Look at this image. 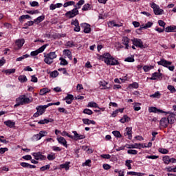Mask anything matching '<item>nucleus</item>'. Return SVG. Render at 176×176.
Returning a JSON list of instances; mask_svg holds the SVG:
<instances>
[{"label": "nucleus", "mask_w": 176, "mask_h": 176, "mask_svg": "<svg viewBox=\"0 0 176 176\" xmlns=\"http://www.w3.org/2000/svg\"><path fill=\"white\" fill-rule=\"evenodd\" d=\"M82 8V5H76L74 4V8L70 11H67L65 16L67 19H74V17H76L78 14H79V10L78 9H80Z\"/></svg>", "instance_id": "f257e3e1"}, {"label": "nucleus", "mask_w": 176, "mask_h": 176, "mask_svg": "<svg viewBox=\"0 0 176 176\" xmlns=\"http://www.w3.org/2000/svg\"><path fill=\"white\" fill-rule=\"evenodd\" d=\"M73 134L74 135V136L69 135V133H68L67 131H63L61 133V135H66V137H69V138L74 140V141H79V140H85V138H86L85 135H80L76 131H74Z\"/></svg>", "instance_id": "f03ea898"}, {"label": "nucleus", "mask_w": 176, "mask_h": 176, "mask_svg": "<svg viewBox=\"0 0 176 176\" xmlns=\"http://www.w3.org/2000/svg\"><path fill=\"white\" fill-rule=\"evenodd\" d=\"M54 58H57V54L56 52H51L48 54H45L44 55V63L48 65H52L53 64V60Z\"/></svg>", "instance_id": "7ed1b4c3"}, {"label": "nucleus", "mask_w": 176, "mask_h": 176, "mask_svg": "<svg viewBox=\"0 0 176 176\" xmlns=\"http://www.w3.org/2000/svg\"><path fill=\"white\" fill-rule=\"evenodd\" d=\"M36 112L34 113L33 118H39L41 115H43L46 111L45 105H40L36 107Z\"/></svg>", "instance_id": "20e7f679"}, {"label": "nucleus", "mask_w": 176, "mask_h": 176, "mask_svg": "<svg viewBox=\"0 0 176 176\" xmlns=\"http://www.w3.org/2000/svg\"><path fill=\"white\" fill-rule=\"evenodd\" d=\"M16 102H19L21 105H26L30 104V99L25 95H21L16 99Z\"/></svg>", "instance_id": "39448f33"}, {"label": "nucleus", "mask_w": 176, "mask_h": 176, "mask_svg": "<svg viewBox=\"0 0 176 176\" xmlns=\"http://www.w3.org/2000/svg\"><path fill=\"white\" fill-rule=\"evenodd\" d=\"M151 8L153 9L154 14L156 16H160V14H163V12H164V10H163L162 9H160V7L155 3H152Z\"/></svg>", "instance_id": "423d86ee"}, {"label": "nucleus", "mask_w": 176, "mask_h": 176, "mask_svg": "<svg viewBox=\"0 0 176 176\" xmlns=\"http://www.w3.org/2000/svg\"><path fill=\"white\" fill-rule=\"evenodd\" d=\"M111 58H112V56L109 52H106L102 55L99 56V60L101 61H104L105 64L109 63Z\"/></svg>", "instance_id": "0eeeda50"}, {"label": "nucleus", "mask_w": 176, "mask_h": 176, "mask_svg": "<svg viewBox=\"0 0 176 176\" xmlns=\"http://www.w3.org/2000/svg\"><path fill=\"white\" fill-rule=\"evenodd\" d=\"M47 46H49V44H45L41 47H39L38 50L31 52L30 56H32V57H35V56H38L39 53H43L45 49H46Z\"/></svg>", "instance_id": "6e6552de"}, {"label": "nucleus", "mask_w": 176, "mask_h": 176, "mask_svg": "<svg viewBox=\"0 0 176 176\" xmlns=\"http://www.w3.org/2000/svg\"><path fill=\"white\" fill-rule=\"evenodd\" d=\"M132 43L136 47H140V49H145V46H144V42L140 38H133L131 40Z\"/></svg>", "instance_id": "1a4fd4ad"}, {"label": "nucleus", "mask_w": 176, "mask_h": 176, "mask_svg": "<svg viewBox=\"0 0 176 176\" xmlns=\"http://www.w3.org/2000/svg\"><path fill=\"white\" fill-rule=\"evenodd\" d=\"M148 112L150 113H166V115L170 114V111H164L162 109H159L157 107H151L148 108Z\"/></svg>", "instance_id": "9d476101"}, {"label": "nucleus", "mask_w": 176, "mask_h": 176, "mask_svg": "<svg viewBox=\"0 0 176 176\" xmlns=\"http://www.w3.org/2000/svg\"><path fill=\"white\" fill-rule=\"evenodd\" d=\"M71 25H74V31L75 32H79L80 31V26L79 25V21L78 19H72Z\"/></svg>", "instance_id": "9b49d317"}, {"label": "nucleus", "mask_w": 176, "mask_h": 176, "mask_svg": "<svg viewBox=\"0 0 176 176\" xmlns=\"http://www.w3.org/2000/svg\"><path fill=\"white\" fill-rule=\"evenodd\" d=\"M158 65H162V67H164L165 68L168 67V66L171 65L173 64V62L168 61L164 58H162L160 61L157 62Z\"/></svg>", "instance_id": "f8f14e48"}, {"label": "nucleus", "mask_w": 176, "mask_h": 176, "mask_svg": "<svg viewBox=\"0 0 176 176\" xmlns=\"http://www.w3.org/2000/svg\"><path fill=\"white\" fill-rule=\"evenodd\" d=\"M32 155L35 160H46V157L42 155V152L33 153Z\"/></svg>", "instance_id": "ddd939ff"}, {"label": "nucleus", "mask_w": 176, "mask_h": 176, "mask_svg": "<svg viewBox=\"0 0 176 176\" xmlns=\"http://www.w3.org/2000/svg\"><path fill=\"white\" fill-rule=\"evenodd\" d=\"M24 43H25V40L24 38H19L15 41V45L17 46V50L21 49L23 47Z\"/></svg>", "instance_id": "4468645a"}, {"label": "nucleus", "mask_w": 176, "mask_h": 176, "mask_svg": "<svg viewBox=\"0 0 176 176\" xmlns=\"http://www.w3.org/2000/svg\"><path fill=\"white\" fill-rule=\"evenodd\" d=\"M163 74L162 73L154 72L152 74L150 78L151 80H157V79H162Z\"/></svg>", "instance_id": "2eb2a0df"}, {"label": "nucleus", "mask_w": 176, "mask_h": 176, "mask_svg": "<svg viewBox=\"0 0 176 176\" xmlns=\"http://www.w3.org/2000/svg\"><path fill=\"white\" fill-rule=\"evenodd\" d=\"M124 135H128L129 140H131L133 138V128L132 127H126L125 129Z\"/></svg>", "instance_id": "dca6fc26"}, {"label": "nucleus", "mask_w": 176, "mask_h": 176, "mask_svg": "<svg viewBox=\"0 0 176 176\" xmlns=\"http://www.w3.org/2000/svg\"><path fill=\"white\" fill-rule=\"evenodd\" d=\"M58 144H60V145H63V146H65V148H68V144H67V140H65V138H64V137H59L56 138Z\"/></svg>", "instance_id": "f3484780"}, {"label": "nucleus", "mask_w": 176, "mask_h": 176, "mask_svg": "<svg viewBox=\"0 0 176 176\" xmlns=\"http://www.w3.org/2000/svg\"><path fill=\"white\" fill-rule=\"evenodd\" d=\"M160 124L162 127H164V129H166V127H168L169 122L167 120V118H162L161 120L160 121Z\"/></svg>", "instance_id": "a211bd4d"}, {"label": "nucleus", "mask_w": 176, "mask_h": 176, "mask_svg": "<svg viewBox=\"0 0 176 176\" xmlns=\"http://www.w3.org/2000/svg\"><path fill=\"white\" fill-rule=\"evenodd\" d=\"M166 119L169 124H174V123H175V114H170Z\"/></svg>", "instance_id": "6ab92c4d"}, {"label": "nucleus", "mask_w": 176, "mask_h": 176, "mask_svg": "<svg viewBox=\"0 0 176 176\" xmlns=\"http://www.w3.org/2000/svg\"><path fill=\"white\" fill-rule=\"evenodd\" d=\"M122 44L125 45V49H129V47H130V45H129V43H130V38H129V37H122Z\"/></svg>", "instance_id": "aec40b11"}, {"label": "nucleus", "mask_w": 176, "mask_h": 176, "mask_svg": "<svg viewBox=\"0 0 176 176\" xmlns=\"http://www.w3.org/2000/svg\"><path fill=\"white\" fill-rule=\"evenodd\" d=\"M64 101H66V104H72L74 101V95L67 94V96L63 99Z\"/></svg>", "instance_id": "412c9836"}, {"label": "nucleus", "mask_w": 176, "mask_h": 176, "mask_svg": "<svg viewBox=\"0 0 176 176\" xmlns=\"http://www.w3.org/2000/svg\"><path fill=\"white\" fill-rule=\"evenodd\" d=\"M107 65H119V60L115 59L113 56L110 58L109 63H106Z\"/></svg>", "instance_id": "4be33fe9"}, {"label": "nucleus", "mask_w": 176, "mask_h": 176, "mask_svg": "<svg viewBox=\"0 0 176 176\" xmlns=\"http://www.w3.org/2000/svg\"><path fill=\"white\" fill-rule=\"evenodd\" d=\"M69 164H71L70 162H66L65 164L59 165L58 170H62V168H65V170L67 171V170H69Z\"/></svg>", "instance_id": "5701e85b"}, {"label": "nucleus", "mask_w": 176, "mask_h": 176, "mask_svg": "<svg viewBox=\"0 0 176 176\" xmlns=\"http://www.w3.org/2000/svg\"><path fill=\"white\" fill-rule=\"evenodd\" d=\"M99 85L101 90H108L111 89V87L107 86V85H108V82L105 81H100L99 82Z\"/></svg>", "instance_id": "b1692460"}, {"label": "nucleus", "mask_w": 176, "mask_h": 176, "mask_svg": "<svg viewBox=\"0 0 176 176\" xmlns=\"http://www.w3.org/2000/svg\"><path fill=\"white\" fill-rule=\"evenodd\" d=\"M4 124L7 126V127H10V129H13V126H15L16 122L10 120H8L4 122Z\"/></svg>", "instance_id": "393cba45"}, {"label": "nucleus", "mask_w": 176, "mask_h": 176, "mask_svg": "<svg viewBox=\"0 0 176 176\" xmlns=\"http://www.w3.org/2000/svg\"><path fill=\"white\" fill-rule=\"evenodd\" d=\"M82 120L84 124H87L88 126L90 124H96V121L91 120L88 118H82Z\"/></svg>", "instance_id": "a878e982"}, {"label": "nucleus", "mask_w": 176, "mask_h": 176, "mask_svg": "<svg viewBox=\"0 0 176 176\" xmlns=\"http://www.w3.org/2000/svg\"><path fill=\"white\" fill-rule=\"evenodd\" d=\"M165 32H176V26H168L165 28Z\"/></svg>", "instance_id": "bb28decb"}, {"label": "nucleus", "mask_w": 176, "mask_h": 176, "mask_svg": "<svg viewBox=\"0 0 176 176\" xmlns=\"http://www.w3.org/2000/svg\"><path fill=\"white\" fill-rule=\"evenodd\" d=\"M126 148H127V149H138V143H135L134 144H125Z\"/></svg>", "instance_id": "cd10ccee"}, {"label": "nucleus", "mask_w": 176, "mask_h": 176, "mask_svg": "<svg viewBox=\"0 0 176 176\" xmlns=\"http://www.w3.org/2000/svg\"><path fill=\"white\" fill-rule=\"evenodd\" d=\"M18 80L21 83H25L28 79L27 78V76L25 75H21L19 76Z\"/></svg>", "instance_id": "c85d7f7f"}, {"label": "nucleus", "mask_w": 176, "mask_h": 176, "mask_svg": "<svg viewBox=\"0 0 176 176\" xmlns=\"http://www.w3.org/2000/svg\"><path fill=\"white\" fill-rule=\"evenodd\" d=\"M85 26L84 28V32L85 34H90V32H91V28H90V25L87 24V23H84Z\"/></svg>", "instance_id": "c756f323"}, {"label": "nucleus", "mask_w": 176, "mask_h": 176, "mask_svg": "<svg viewBox=\"0 0 176 176\" xmlns=\"http://www.w3.org/2000/svg\"><path fill=\"white\" fill-rule=\"evenodd\" d=\"M47 93H50V89L48 88H43L40 90L39 94L40 96H45V94H47Z\"/></svg>", "instance_id": "7c9ffc66"}, {"label": "nucleus", "mask_w": 176, "mask_h": 176, "mask_svg": "<svg viewBox=\"0 0 176 176\" xmlns=\"http://www.w3.org/2000/svg\"><path fill=\"white\" fill-rule=\"evenodd\" d=\"M45 20V15H41L38 17H37L36 19H34V23L36 24H39V23H42Z\"/></svg>", "instance_id": "2f4dec72"}, {"label": "nucleus", "mask_w": 176, "mask_h": 176, "mask_svg": "<svg viewBox=\"0 0 176 176\" xmlns=\"http://www.w3.org/2000/svg\"><path fill=\"white\" fill-rule=\"evenodd\" d=\"M131 119L127 115H124L123 118L120 120V123H126V122H130Z\"/></svg>", "instance_id": "473e14b6"}, {"label": "nucleus", "mask_w": 176, "mask_h": 176, "mask_svg": "<svg viewBox=\"0 0 176 176\" xmlns=\"http://www.w3.org/2000/svg\"><path fill=\"white\" fill-rule=\"evenodd\" d=\"M150 97L151 98H160L162 94L157 91L155 94L150 95Z\"/></svg>", "instance_id": "72a5a7b5"}, {"label": "nucleus", "mask_w": 176, "mask_h": 176, "mask_svg": "<svg viewBox=\"0 0 176 176\" xmlns=\"http://www.w3.org/2000/svg\"><path fill=\"white\" fill-rule=\"evenodd\" d=\"M128 87L129 89H138V87H140V85L138 84V82H133L132 84H129Z\"/></svg>", "instance_id": "f704fd0d"}, {"label": "nucleus", "mask_w": 176, "mask_h": 176, "mask_svg": "<svg viewBox=\"0 0 176 176\" xmlns=\"http://www.w3.org/2000/svg\"><path fill=\"white\" fill-rule=\"evenodd\" d=\"M88 108H100L98 107V104L96 103V102H90L87 105Z\"/></svg>", "instance_id": "c9c22d12"}, {"label": "nucleus", "mask_w": 176, "mask_h": 176, "mask_svg": "<svg viewBox=\"0 0 176 176\" xmlns=\"http://www.w3.org/2000/svg\"><path fill=\"white\" fill-rule=\"evenodd\" d=\"M34 23H35L34 21H28L27 23H25L24 24V28H23L27 30V28H28V27H31V25H34Z\"/></svg>", "instance_id": "e433bc0d"}, {"label": "nucleus", "mask_w": 176, "mask_h": 176, "mask_svg": "<svg viewBox=\"0 0 176 176\" xmlns=\"http://www.w3.org/2000/svg\"><path fill=\"white\" fill-rule=\"evenodd\" d=\"M47 159L50 161L54 160V159H56V154L54 153L48 154L47 156Z\"/></svg>", "instance_id": "4c0bfd02"}, {"label": "nucleus", "mask_w": 176, "mask_h": 176, "mask_svg": "<svg viewBox=\"0 0 176 176\" xmlns=\"http://www.w3.org/2000/svg\"><path fill=\"white\" fill-rule=\"evenodd\" d=\"M162 160L165 164H170V157L168 155L164 156Z\"/></svg>", "instance_id": "58836bf2"}, {"label": "nucleus", "mask_w": 176, "mask_h": 176, "mask_svg": "<svg viewBox=\"0 0 176 176\" xmlns=\"http://www.w3.org/2000/svg\"><path fill=\"white\" fill-rule=\"evenodd\" d=\"M167 89H168V90L170 91V92L172 94H174V93H176L175 87L174 86H173V85H168L167 86Z\"/></svg>", "instance_id": "ea45409f"}, {"label": "nucleus", "mask_w": 176, "mask_h": 176, "mask_svg": "<svg viewBox=\"0 0 176 176\" xmlns=\"http://www.w3.org/2000/svg\"><path fill=\"white\" fill-rule=\"evenodd\" d=\"M112 134L114 135V137H116V138H122V134L118 131H113Z\"/></svg>", "instance_id": "a19ab883"}, {"label": "nucleus", "mask_w": 176, "mask_h": 176, "mask_svg": "<svg viewBox=\"0 0 176 176\" xmlns=\"http://www.w3.org/2000/svg\"><path fill=\"white\" fill-rule=\"evenodd\" d=\"M16 72V69H8L4 71V73L6 75H10V74H14Z\"/></svg>", "instance_id": "79ce46f5"}, {"label": "nucleus", "mask_w": 176, "mask_h": 176, "mask_svg": "<svg viewBox=\"0 0 176 176\" xmlns=\"http://www.w3.org/2000/svg\"><path fill=\"white\" fill-rule=\"evenodd\" d=\"M59 60L60 61V65H68V61H67V60H65L64 58L60 57Z\"/></svg>", "instance_id": "37998d69"}, {"label": "nucleus", "mask_w": 176, "mask_h": 176, "mask_svg": "<svg viewBox=\"0 0 176 176\" xmlns=\"http://www.w3.org/2000/svg\"><path fill=\"white\" fill-rule=\"evenodd\" d=\"M165 171H167L168 173H175V166H168L165 168Z\"/></svg>", "instance_id": "c03bdc74"}, {"label": "nucleus", "mask_w": 176, "mask_h": 176, "mask_svg": "<svg viewBox=\"0 0 176 176\" xmlns=\"http://www.w3.org/2000/svg\"><path fill=\"white\" fill-rule=\"evenodd\" d=\"M58 75H59V73L57 72V70H55L50 73V76L51 78H57Z\"/></svg>", "instance_id": "a18cd8bd"}, {"label": "nucleus", "mask_w": 176, "mask_h": 176, "mask_svg": "<svg viewBox=\"0 0 176 176\" xmlns=\"http://www.w3.org/2000/svg\"><path fill=\"white\" fill-rule=\"evenodd\" d=\"M28 57H30L29 54H25V55H23L21 57L17 58L16 59V61H23V60H24L25 58H28Z\"/></svg>", "instance_id": "49530a36"}, {"label": "nucleus", "mask_w": 176, "mask_h": 176, "mask_svg": "<svg viewBox=\"0 0 176 176\" xmlns=\"http://www.w3.org/2000/svg\"><path fill=\"white\" fill-rule=\"evenodd\" d=\"M47 170H50V164H47L40 168L41 171H46Z\"/></svg>", "instance_id": "de8ad7c7"}, {"label": "nucleus", "mask_w": 176, "mask_h": 176, "mask_svg": "<svg viewBox=\"0 0 176 176\" xmlns=\"http://www.w3.org/2000/svg\"><path fill=\"white\" fill-rule=\"evenodd\" d=\"M74 5H75V1H67L64 3L63 6L65 8H68V6H74Z\"/></svg>", "instance_id": "09e8293b"}, {"label": "nucleus", "mask_w": 176, "mask_h": 176, "mask_svg": "<svg viewBox=\"0 0 176 176\" xmlns=\"http://www.w3.org/2000/svg\"><path fill=\"white\" fill-rule=\"evenodd\" d=\"M82 12H86L87 10H90V4L86 3L82 6Z\"/></svg>", "instance_id": "8fccbe9b"}, {"label": "nucleus", "mask_w": 176, "mask_h": 176, "mask_svg": "<svg viewBox=\"0 0 176 176\" xmlns=\"http://www.w3.org/2000/svg\"><path fill=\"white\" fill-rule=\"evenodd\" d=\"M31 19V16L26 14V15H22L19 17V21H23V20Z\"/></svg>", "instance_id": "3c124183"}, {"label": "nucleus", "mask_w": 176, "mask_h": 176, "mask_svg": "<svg viewBox=\"0 0 176 176\" xmlns=\"http://www.w3.org/2000/svg\"><path fill=\"white\" fill-rule=\"evenodd\" d=\"M82 113H85V115H93V111L90 110V109H85Z\"/></svg>", "instance_id": "603ef678"}, {"label": "nucleus", "mask_w": 176, "mask_h": 176, "mask_svg": "<svg viewBox=\"0 0 176 176\" xmlns=\"http://www.w3.org/2000/svg\"><path fill=\"white\" fill-rule=\"evenodd\" d=\"M26 13H28V14H38L39 13V10H26Z\"/></svg>", "instance_id": "864d4df0"}, {"label": "nucleus", "mask_w": 176, "mask_h": 176, "mask_svg": "<svg viewBox=\"0 0 176 176\" xmlns=\"http://www.w3.org/2000/svg\"><path fill=\"white\" fill-rule=\"evenodd\" d=\"M65 46H67V47H75V44L74 43V41H67Z\"/></svg>", "instance_id": "5fc2aeb1"}, {"label": "nucleus", "mask_w": 176, "mask_h": 176, "mask_svg": "<svg viewBox=\"0 0 176 176\" xmlns=\"http://www.w3.org/2000/svg\"><path fill=\"white\" fill-rule=\"evenodd\" d=\"M140 104L138 102H135L134 106H133V109L134 111H140L141 110V107H140Z\"/></svg>", "instance_id": "6e6d98bb"}, {"label": "nucleus", "mask_w": 176, "mask_h": 176, "mask_svg": "<svg viewBox=\"0 0 176 176\" xmlns=\"http://www.w3.org/2000/svg\"><path fill=\"white\" fill-rule=\"evenodd\" d=\"M124 61L126 63H134L135 59H134V57H128L124 59Z\"/></svg>", "instance_id": "4d7b16f0"}, {"label": "nucleus", "mask_w": 176, "mask_h": 176, "mask_svg": "<svg viewBox=\"0 0 176 176\" xmlns=\"http://www.w3.org/2000/svg\"><path fill=\"white\" fill-rule=\"evenodd\" d=\"M91 160H87L85 161V162L82 163V166L83 167H85V166H88V167H91Z\"/></svg>", "instance_id": "13d9d810"}, {"label": "nucleus", "mask_w": 176, "mask_h": 176, "mask_svg": "<svg viewBox=\"0 0 176 176\" xmlns=\"http://www.w3.org/2000/svg\"><path fill=\"white\" fill-rule=\"evenodd\" d=\"M153 25V23L148 21L147 22L145 25L144 26V30H146V28H151Z\"/></svg>", "instance_id": "bf43d9fd"}, {"label": "nucleus", "mask_w": 176, "mask_h": 176, "mask_svg": "<svg viewBox=\"0 0 176 176\" xmlns=\"http://www.w3.org/2000/svg\"><path fill=\"white\" fill-rule=\"evenodd\" d=\"M58 112H60V113H65L66 115L68 113V111L63 107H58Z\"/></svg>", "instance_id": "052dcab7"}, {"label": "nucleus", "mask_w": 176, "mask_h": 176, "mask_svg": "<svg viewBox=\"0 0 176 176\" xmlns=\"http://www.w3.org/2000/svg\"><path fill=\"white\" fill-rule=\"evenodd\" d=\"M127 153L129 155H137V153H138V151L137 150L129 149L127 151Z\"/></svg>", "instance_id": "680f3d73"}, {"label": "nucleus", "mask_w": 176, "mask_h": 176, "mask_svg": "<svg viewBox=\"0 0 176 176\" xmlns=\"http://www.w3.org/2000/svg\"><path fill=\"white\" fill-rule=\"evenodd\" d=\"M30 5L32 8H35L36 6H39V3L38 1H30Z\"/></svg>", "instance_id": "e2e57ef3"}, {"label": "nucleus", "mask_w": 176, "mask_h": 176, "mask_svg": "<svg viewBox=\"0 0 176 176\" xmlns=\"http://www.w3.org/2000/svg\"><path fill=\"white\" fill-rule=\"evenodd\" d=\"M38 134L40 135L41 138H42L43 137H46V135H47V132L46 131H40Z\"/></svg>", "instance_id": "0e129e2a"}, {"label": "nucleus", "mask_w": 176, "mask_h": 176, "mask_svg": "<svg viewBox=\"0 0 176 176\" xmlns=\"http://www.w3.org/2000/svg\"><path fill=\"white\" fill-rule=\"evenodd\" d=\"M21 167H23L24 168H30V164L27 162H21Z\"/></svg>", "instance_id": "69168bd1"}, {"label": "nucleus", "mask_w": 176, "mask_h": 176, "mask_svg": "<svg viewBox=\"0 0 176 176\" xmlns=\"http://www.w3.org/2000/svg\"><path fill=\"white\" fill-rule=\"evenodd\" d=\"M159 152L163 155H167V153H168V150L166 148H160Z\"/></svg>", "instance_id": "338daca9"}, {"label": "nucleus", "mask_w": 176, "mask_h": 176, "mask_svg": "<svg viewBox=\"0 0 176 176\" xmlns=\"http://www.w3.org/2000/svg\"><path fill=\"white\" fill-rule=\"evenodd\" d=\"M158 24L160 27H163V28H165L166 27V22H164L163 20H159Z\"/></svg>", "instance_id": "774afa93"}]
</instances>
